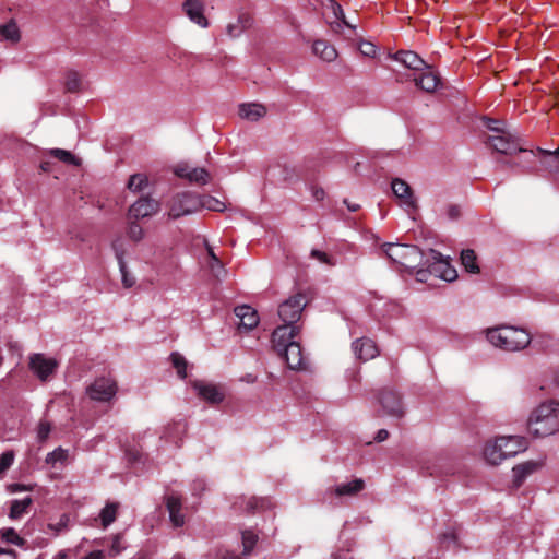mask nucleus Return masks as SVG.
<instances>
[{"label": "nucleus", "mask_w": 559, "mask_h": 559, "mask_svg": "<svg viewBox=\"0 0 559 559\" xmlns=\"http://www.w3.org/2000/svg\"><path fill=\"white\" fill-rule=\"evenodd\" d=\"M388 438H389V431L386 429H380L377 432L374 440L377 442H382V441H385Z\"/></svg>", "instance_id": "63"}, {"label": "nucleus", "mask_w": 559, "mask_h": 559, "mask_svg": "<svg viewBox=\"0 0 559 559\" xmlns=\"http://www.w3.org/2000/svg\"><path fill=\"white\" fill-rule=\"evenodd\" d=\"M307 304V296L304 293H297L280 305L278 316L284 323H297Z\"/></svg>", "instance_id": "8"}, {"label": "nucleus", "mask_w": 559, "mask_h": 559, "mask_svg": "<svg viewBox=\"0 0 559 559\" xmlns=\"http://www.w3.org/2000/svg\"><path fill=\"white\" fill-rule=\"evenodd\" d=\"M272 507V502L269 498L264 497H252L247 502V509L249 512L263 511Z\"/></svg>", "instance_id": "41"}, {"label": "nucleus", "mask_w": 559, "mask_h": 559, "mask_svg": "<svg viewBox=\"0 0 559 559\" xmlns=\"http://www.w3.org/2000/svg\"><path fill=\"white\" fill-rule=\"evenodd\" d=\"M457 537L454 532H447L440 536V545L442 548L449 549L451 545H456Z\"/></svg>", "instance_id": "54"}, {"label": "nucleus", "mask_w": 559, "mask_h": 559, "mask_svg": "<svg viewBox=\"0 0 559 559\" xmlns=\"http://www.w3.org/2000/svg\"><path fill=\"white\" fill-rule=\"evenodd\" d=\"M377 401L381 407V412L377 413V417L389 416L394 419H402L405 416V406L402 395L393 388H383L377 393Z\"/></svg>", "instance_id": "4"}, {"label": "nucleus", "mask_w": 559, "mask_h": 559, "mask_svg": "<svg viewBox=\"0 0 559 559\" xmlns=\"http://www.w3.org/2000/svg\"><path fill=\"white\" fill-rule=\"evenodd\" d=\"M538 464L536 462H525L523 464L516 465L513 467V486L519 488L524 483L525 478L531 475L534 471H536Z\"/></svg>", "instance_id": "26"}, {"label": "nucleus", "mask_w": 559, "mask_h": 559, "mask_svg": "<svg viewBox=\"0 0 559 559\" xmlns=\"http://www.w3.org/2000/svg\"><path fill=\"white\" fill-rule=\"evenodd\" d=\"M64 86L69 93H76L81 90V78L76 71L67 72Z\"/></svg>", "instance_id": "42"}, {"label": "nucleus", "mask_w": 559, "mask_h": 559, "mask_svg": "<svg viewBox=\"0 0 559 559\" xmlns=\"http://www.w3.org/2000/svg\"><path fill=\"white\" fill-rule=\"evenodd\" d=\"M326 9H330L331 12L333 13L334 17L336 20H340V19H343L345 13L343 11V8L341 7V4L338 2H336L335 0H326Z\"/></svg>", "instance_id": "55"}, {"label": "nucleus", "mask_w": 559, "mask_h": 559, "mask_svg": "<svg viewBox=\"0 0 559 559\" xmlns=\"http://www.w3.org/2000/svg\"><path fill=\"white\" fill-rule=\"evenodd\" d=\"M214 559H241L237 554L228 549H218Z\"/></svg>", "instance_id": "57"}, {"label": "nucleus", "mask_w": 559, "mask_h": 559, "mask_svg": "<svg viewBox=\"0 0 559 559\" xmlns=\"http://www.w3.org/2000/svg\"><path fill=\"white\" fill-rule=\"evenodd\" d=\"M235 316L239 318L238 329L245 331H251L259 323L258 312L248 305L237 306L234 310Z\"/></svg>", "instance_id": "17"}, {"label": "nucleus", "mask_w": 559, "mask_h": 559, "mask_svg": "<svg viewBox=\"0 0 559 559\" xmlns=\"http://www.w3.org/2000/svg\"><path fill=\"white\" fill-rule=\"evenodd\" d=\"M300 328L295 323H284L277 326L272 333L273 348L277 350L280 347L290 343L297 342L295 338L298 336Z\"/></svg>", "instance_id": "14"}, {"label": "nucleus", "mask_w": 559, "mask_h": 559, "mask_svg": "<svg viewBox=\"0 0 559 559\" xmlns=\"http://www.w3.org/2000/svg\"><path fill=\"white\" fill-rule=\"evenodd\" d=\"M461 263L468 273L478 274L480 272L479 266L477 264L476 253L472 249L462 250Z\"/></svg>", "instance_id": "32"}, {"label": "nucleus", "mask_w": 559, "mask_h": 559, "mask_svg": "<svg viewBox=\"0 0 559 559\" xmlns=\"http://www.w3.org/2000/svg\"><path fill=\"white\" fill-rule=\"evenodd\" d=\"M365 488V481L361 478H355L354 480L345 484H340L335 487L334 493L337 497L342 496H356Z\"/></svg>", "instance_id": "29"}, {"label": "nucleus", "mask_w": 559, "mask_h": 559, "mask_svg": "<svg viewBox=\"0 0 559 559\" xmlns=\"http://www.w3.org/2000/svg\"><path fill=\"white\" fill-rule=\"evenodd\" d=\"M201 209H207L213 212H223L226 210V205L224 202L212 195L200 194V210Z\"/></svg>", "instance_id": "35"}, {"label": "nucleus", "mask_w": 559, "mask_h": 559, "mask_svg": "<svg viewBox=\"0 0 559 559\" xmlns=\"http://www.w3.org/2000/svg\"><path fill=\"white\" fill-rule=\"evenodd\" d=\"M58 362L53 358H47L44 354H33L29 357V369L39 380L46 381L56 372Z\"/></svg>", "instance_id": "11"}, {"label": "nucleus", "mask_w": 559, "mask_h": 559, "mask_svg": "<svg viewBox=\"0 0 559 559\" xmlns=\"http://www.w3.org/2000/svg\"><path fill=\"white\" fill-rule=\"evenodd\" d=\"M391 187H392V191H393L394 195L396 198H399L405 206H407L409 209L417 207L414 192H413L411 186L406 181H404L400 178H395L392 180Z\"/></svg>", "instance_id": "18"}, {"label": "nucleus", "mask_w": 559, "mask_h": 559, "mask_svg": "<svg viewBox=\"0 0 559 559\" xmlns=\"http://www.w3.org/2000/svg\"><path fill=\"white\" fill-rule=\"evenodd\" d=\"M314 55L320 57L326 62L334 61L337 57V51L334 46L330 45L326 40L318 39L312 45Z\"/></svg>", "instance_id": "28"}, {"label": "nucleus", "mask_w": 559, "mask_h": 559, "mask_svg": "<svg viewBox=\"0 0 559 559\" xmlns=\"http://www.w3.org/2000/svg\"><path fill=\"white\" fill-rule=\"evenodd\" d=\"M148 180L147 177L142 174H134L129 178L128 189L133 192H140L145 189Z\"/></svg>", "instance_id": "44"}, {"label": "nucleus", "mask_w": 559, "mask_h": 559, "mask_svg": "<svg viewBox=\"0 0 559 559\" xmlns=\"http://www.w3.org/2000/svg\"><path fill=\"white\" fill-rule=\"evenodd\" d=\"M170 360L173 362L174 368L177 371V374L180 379H185L187 377V360L179 353H173L170 355Z\"/></svg>", "instance_id": "43"}, {"label": "nucleus", "mask_w": 559, "mask_h": 559, "mask_svg": "<svg viewBox=\"0 0 559 559\" xmlns=\"http://www.w3.org/2000/svg\"><path fill=\"white\" fill-rule=\"evenodd\" d=\"M115 254H116V258L118 260L119 269H120V272H121L122 284H123V286L126 288H130V287H132L135 284V280L128 272L127 264L122 260L121 253L117 250V245H115Z\"/></svg>", "instance_id": "38"}, {"label": "nucleus", "mask_w": 559, "mask_h": 559, "mask_svg": "<svg viewBox=\"0 0 559 559\" xmlns=\"http://www.w3.org/2000/svg\"><path fill=\"white\" fill-rule=\"evenodd\" d=\"M49 155L70 165L80 166L81 159L74 156L70 151L62 148H52L49 151Z\"/></svg>", "instance_id": "37"}, {"label": "nucleus", "mask_w": 559, "mask_h": 559, "mask_svg": "<svg viewBox=\"0 0 559 559\" xmlns=\"http://www.w3.org/2000/svg\"><path fill=\"white\" fill-rule=\"evenodd\" d=\"M207 253H209V258H210V270H211V273L212 275L217 280V281H222L223 278L226 277V274H227V271L223 264V262L221 261V259L215 254L213 248L211 247H207Z\"/></svg>", "instance_id": "30"}, {"label": "nucleus", "mask_w": 559, "mask_h": 559, "mask_svg": "<svg viewBox=\"0 0 559 559\" xmlns=\"http://www.w3.org/2000/svg\"><path fill=\"white\" fill-rule=\"evenodd\" d=\"M528 431L535 437H547L559 430V402H546L536 407L530 416Z\"/></svg>", "instance_id": "2"}, {"label": "nucleus", "mask_w": 559, "mask_h": 559, "mask_svg": "<svg viewBox=\"0 0 559 559\" xmlns=\"http://www.w3.org/2000/svg\"><path fill=\"white\" fill-rule=\"evenodd\" d=\"M51 431V424L46 420H40L37 427V439L39 442H45Z\"/></svg>", "instance_id": "52"}, {"label": "nucleus", "mask_w": 559, "mask_h": 559, "mask_svg": "<svg viewBox=\"0 0 559 559\" xmlns=\"http://www.w3.org/2000/svg\"><path fill=\"white\" fill-rule=\"evenodd\" d=\"M128 236L133 241H140L143 238V228L134 219H130Z\"/></svg>", "instance_id": "49"}, {"label": "nucleus", "mask_w": 559, "mask_h": 559, "mask_svg": "<svg viewBox=\"0 0 559 559\" xmlns=\"http://www.w3.org/2000/svg\"><path fill=\"white\" fill-rule=\"evenodd\" d=\"M69 515L62 514L57 523H49L48 528L57 534L64 531L68 527Z\"/></svg>", "instance_id": "53"}, {"label": "nucleus", "mask_w": 559, "mask_h": 559, "mask_svg": "<svg viewBox=\"0 0 559 559\" xmlns=\"http://www.w3.org/2000/svg\"><path fill=\"white\" fill-rule=\"evenodd\" d=\"M117 391L116 382L109 378H98L88 388L87 394L92 400L107 402L115 396Z\"/></svg>", "instance_id": "10"}, {"label": "nucleus", "mask_w": 559, "mask_h": 559, "mask_svg": "<svg viewBox=\"0 0 559 559\" xmlns=\"http://www.w3.org/2000/svg\"><path fill=\"white\" fill-rule=\"evenodd\" d=\"M189 181L198 185H206L210 181V174L205 168H191Z\"/></svg>", "instance_id": "45"}, {"label": "nucleus", "mask_w": 559, "mask_h": 559, "mask_svg": "<svg viewBox=\"0 0 559 559\" xmlns=\"http://www.w3.org/2000/svg\"><path fill=\"white\" fill-rule=\"evenodd\" d=\"M447 216L451 221H455L461 216V210L459 205L450 204L447 209Z\"/></svg>", "instance_id": "59"}, {"label": "nucleus", "mask_w": 559, "mask_h": 559, "mask_svg": "<svg viewBox=\"0 0 559 559\" xmlns=\"http://www.w3.org/2000/svg\"><path fill=\"white\" fill-rule=\"evenodd\" d=\"M33 500L31 497H26L22 500H13L10 508L9 516L13 520L20 519L27 509L31 507Z\"/></svg>", "instance_id": "34"}, {"label": "nucleus", "mask_w": 559, "mask_h": 559, "mask_svg": "<svg viewBox=\"0 0 559 559\" xmlns=\"http://www.w3.org/2000/svg\"><path fill=\"white\" fill-rule=\"evenodd\" d=\"M265 114L266 108L260 104H241L239 106V116L249 121H257L264 117Z\"/></svg>", "instance_id": "27"}, {"label": "nucleus", "mask_w": 559, "mask_h": 559, "mask_svg": "<svg viewBox=\"0 0 559 559\" xmlns=\"http://www.w3.org/2000/svg\"><path fill=\"white\" fill-rule=\"evenodd\" d=\"M527 155L538 157L542 166L554 177L555 180L559 181V147L554 152L537 148L536 153L530 151Z\"/></svg>", "instance_id": "13"}, {"label": "nucleus", "mask_w": 559, "mask_h": 559, "mask_svg": "<svg viewBox=\"0 0 559 559\" xmlns=\"http://www.w3.org/2000/svg\"><path fill=\"white\" fill-rule=\"evenodd\" d=\"M186 431V425L181 423L174 424L173 426L167 427L166 429V438L170 439L173 432L181 433Z\"/></svg>", "instance_id": "60"}, {"label": "nucleus", "mask_w": 559, "mask_h": 559, "mask_svg": "<svg viewBox=\"0 0 559 559\" xmlns=\"http://www.w3.org/2000/svg\"><path fill=\"white\" fill-rule=\"evenodd\" d=\"M253 24L252 16L247 13L242 12L238 15L235 22L228 23L226 27L227 35L230 38H237L239 37L246 29L250 28Z\"/></svg>", "instance_id": "24"}, {"label": "nucleus", "mask_w": 559, "mask_h": 559, "mask_svg": "<svg viewBox=\"0 0 559 559\" xmlns=\"http://www.w3.org/2000/svg\"><path fill=\"white\" fill-rule=\"evenodd\" d=\"M414 82L420 90L432 93L441 83V79L432 71L431 67L427 66L420 75L414 78Z\"/></svg>", "instance_id": "20"}, {"label": "nucleus", "mask_w": 559, "mask_h": 559, "mask_svg": "<svg viewBox=\"0 0 559 559\" xmlns=\"http://www.w3.org/2000/svg\"><path fill=\"white\" fill-rule=\"evenodd\" d=\"M484 455L486 461L492 465H497L504 460L502 452L499 451L498 438L493 442L486 443Z\"/></svg>", "instance_id": "33"}, {"label": "nucleus", "mask_w": 559, "mask_h": 559, "mask_svg": "<svg viewBox=\"0 0 559 559\" xmlns=\"http://www.w3.org/2000/svg\"><path fill=\"white\" fill-rule=\"evenodd\" d=\"M394 59L414 71H423L427 67V63L416 52L411 50L397 51L394 55Z\"/></svg>", "instance_id": "22"}, {"label": "nucleus", "mask_w": 559, "mask_h": 559, "mask_svg": "<svg viewBox=\"0 0 559 559\" xmlns=\"http://www.w3.org/2000/svg\"><path fill=\"white\" fill-rule=\"evenodd\" d=\"M538 464L536 462H525L523 464L516 465L513 467V486L519 488L524 483L525 478L531 475L534 471H536Z\"/></svg>", "instance_id": "25"}, {"label": "nucleus", "mask_w": 559, "mask_h": 559, "mask_svg": "<svg viewBox=\"0 0 559 559\" xmlns=\"http://www.w3.org/2000/svg\"><path fill=\"white\" fill-rule=\"evenodd\" d=\"M191 167L188 164H180L175 168V175L180 178L189 179Z\"/></svg>", "instance_id": "58"}, {"label": "nucleus", "mask_w": 559, "mask_h": 559, "mask_svg": "<svg viewBox=\"0 0 559 559\" xmlns=\"http://www.w3.org/2000/svg\"><path fill=\"white\" fill-rule=\"evenodd\" d=\"M311 257L317 259V260H319L321 263H324L326 265H330V266H334L335 265V261L330 255H328L325 252L320 251L318 249H313L311 251Z\"/></svg>", "instance_id": "56"}, {"label": "nucleus", "mask_w": 559, "mask_h": 559, "mask_svg": "<svg viewBox=\"0 0 559 559\" xmlns=\"http://www.w3.org/2000/svg\"><path fill=\"white\" fill-rule=\"evenodd\" d=\"M381 250L392 262L409 271L417 270L416 274L420 280L426 275L427 257L424 258L417 246L384 242L381 245Z\"/></svg>", "instance_id": "1"}, {"label": "nucleus", "mask_w": 559, "mask_h": 559, "mask_svg": "<svg viewBox=\"0 0 559 559\" xmlns=\"http://www.w3.org/2000/svg\"><path fill=\"white\" fill-rule=\"evenodd\" d=\"M205 5L203 0H185L182 3V11L191 22L202 28L209 26V21L204 15Z\"/></svg>", "instance_id": "15"}, {"label": "nucleus", "mask_w": 559, "mask_h": 559, "mask_svg": "<svg viewBox=\"0 0 559 559\" xmlns=\"http://www.w3.org/2000/svg\"><path fill=\"white\" fill-rule=\"evenodd\" d=\"M11 492H19L26 490V486L22 484H12L9 486Z\"/></svg>", "instance_id": "64"}, {"label": "nucleus", "mask_w": 559, "mask_h": 559, "mask_svg": "<svg viewBox=\"0 0 559 559\" xmlns=\"http://www.w3.org/2000/svg\"><path fill=\"white\" fill-rule=\"evenodd\" d=\"M160 204L157 200L150 195L142 197L130 206L128 211V218L138 221L140 218L150 217L157 213Z\"/></svg>", "instance_id": "12"}, {"label": "nucleus", "mask_w": 559, "mask_h": 559, "mask_svg": "<svg viewBox=\"0 0 559 559\" xmlns=\"http://www.w3.org/2000/svg\"><path fill=\"white\" fill-rule=\"evenodd\" d=\"M330 27L333 33L340 34L343 29V23L340 20H335L334 22H330Z\"/></svg>", "instance_id": "62"}, {"label": "nucleus", "mask_w": 559, "mask_h": 559, "mask_svg": "<svg viewBox=\"0 0 559 559\" xmlns=\"http://www.w3.org/2000/svg\"><path fill=\"white\" fill-rule=\"evenodd\" d=\"M487 340L502 350L515 352L527 347L532 337L524 329L500 325L487 330Z\"/></svg>", "instance_id": "3"}, {"label": "nucleus", "mask_w": 559, "mask_h": 559, "mask_svg": "<svg viewBox=\"0 0 559 559\" xmlns=\"http://www.w3.org/2000/svg\"><path fill=\"white\" fill-rule=\"evenodd\" d=\"M0 537L2 542L7 544H13L20 547H23L26 544V540L20 537L15 530L12 527L2 528L0 531Z\"/></svg>", "instance_id": "39"}, {"label": "nucleus", "mask_w": 559, "mask_h": 559, "mask_svg": "<svg viewBox=\"0 0 559 559\" xmlns=\"http://www.w3.org/2000/svg\"><path fill=\"white\" fill-rule=\"evenodd\" d=\"M311 194L316 201H322L325 198V191L321 187L311 186Z\"/></svg>", "instance_id": "61"}, {"label": "nucleus", "mask_w": 559, "mask_h": 559, "mask_svg": "<svg viewBox=\"0 0 559 559\" xmlns=\"http://www.w3.org/2000/svg\"><path fill=\"white\" fill-rule=\"evenodd\" d=\"M168 217L177 219L185 215H190L200 210V194L185 191L175 194L167 203Z\"/></svg>", "instance_id": "5"}, {"label": "nucleus", "mask_w": 559, "mask_h": 559, "mask_svg": "<svg viewBox=\"0 0 559 559\" xmlns=\"http://www.w3.org/2000/svg\"><path fill=\"white\" fill-rule=\"evenodd\" d=\"M258 542V535L254 534L252 531H243L242 532V546H243V556L250 555L252 549L254 548L255 544Z\"/></svg>", "instance_id": "46"}, {"label": "nucleus", "mask_w": 559, "mask_h": 559, "mask_svg": "<svg viewBox=\"0 0 559 559\" xmlns=\"http://www.w3.org/2000/svg\"><path fill=\"white\" fill-rule=\"evenodd\" d=\"M353 349L356 357L362 361L370 360L379 354L376 343L368 337L356 340Z\"/></svg>", "instance_id": "19"}, {"label": "nucleus", "mask_w": 559, "mask_h": 559, "mask_svg": "<svg viewBox=\"0 0 559 559\" xmlns=\"http://www.w3.org/2000/svg\"><path fill=\"white\" fill-rule=\"evenodd\" d=\"M280 355H283L287 366L293 370H302L307 368V360L304 356L300 343L290 342L276 350Z\"/></svg>", "instance_id": "9"}, {"label": "nucleus", "mask_w": 559, "mask_h": 559, "mask_svg": "<svg viewBox=\"0 0 559 559\" xmlns=\"http://www.w3.org/2000/svg\"><path fill=\"white\" fill-rule=\"evenodd\" d=\"M485 143L495 150L497 153L503 155H514L516 153H527L520 146L519 140L512 135L508 130L498 134H490L486 138Z\"/></svg>", "instance_id": "7"}, {"label": "nucleus", "mask_w": 559, "mask_h": 559, "mask_svg": "<svg viewBox=\"0 0 559 559\" xmlns=\"http://www.w3.org/2000/svg\"><path fill=\"white\" fill-rule=\"evenodd\" d=\"M68 457V452L62 448H58L46 456V463L55 465L57 462H63Z\"/></svg>", "instance_id": "48"}, {"label": "nucleus", "mask_w": 559, "mask_h": 559, "mask_svg": "<svg viewBox=\"0 0 559 559\" xmlns=\"http://www.w3.org/2000/svg\"><path fill=\"white\" fill-rule=\"evenodd\" d=\"M358 48L361 55L369 58H374L378 51L377 46L374 44L362 39L360 40Z\"/></svg>", "instance_id": "51"}, {"label": "nucleus", "mask_w": 559, "mask_h": 559, "mask_svg": "<svg viewBox=\"0 0 559 559\" xmlns=\"http://www.w3.org/2000/svg\"><path fill=\"white\" fill-rule=\"evenodd\" d=\"M0 35L11 41L20 40V31L13 21L0 26Z\"/></svg>", "instance_id": "40"}, {"label": "nucleus", "mask_w": 559, "mask_h": 559, "mask_svg": "<svg viewBox=\"0 0 559 559\" xmlns=\"http://www.w3.org/2000/svg\"><path fill=\"white\" fill-rule=\"evenodd\" d=\"M280 177L284 182H293L299 179L300 169L298 166L289 163H278Z\"/></svg>", "instance_id": "31"}, {"label": "nucleus", "mask_w": 559, "mask_h": 559, "mask_svg": "<svg viewBox=\"0 0 559 559\" xmlns=\"http://www.w3.org/2000/svg\"><path fill=\"white\" fill-rule=\"evenodd\" d=\"M426 273L440 277L447 282H452L456 278V270L451 266L449 260L444 258L439 251L430 249L427 254Z\"/></svg>", "instance_id": "6"}, {"label": "nucleus", "mask_w": 559, "mask_h": 559, "mask_svg": "<svg viewBox=\"0 0 559 559\" xmlns=\"http://www.w3.org/2000/svg\"><path fill=\"white\" fill-rule=\"evenodd\" d=\"M193 388L198 395L211 404H218L224 401V393L218 386L195 381Z\"/></svg>", "instance_id": "21"}, {"label": "nucleus", "mask_w": 559, "mask_h": 559, "mask_svg": "<svg viewBox=\"0 0 559 559\" xmlns=\"http://www.w3.org/2000/svg\"><path fill=\"white\" fill-rule=\"evenodd\" d=\"M118 508L119 503L117 502H109L104 507L99 515L104 527H107L116 520Z\"/></svg>", "instance_id": "36"}, {"label": "nucleus", "mask_w": 559, "mask_h": 559, "mask_svg": "<svg viewBox=\"0 0 559 559\" xmlns=\"http://www.w3.org/2000/svg\"><path fill=\"white\" fill-rule=\"evenodd\" d=\"M165 502L170 522L175 527H181L185 524V515L181 513V499L175 495H168Z\"/></svg>", "instance_id": "23"}, {"label": "nucleus", "mask_w": 559, "mask_h": 559, "mask_svg": "<svg viewBox=\"0 0 559 559\" xmlns=\"http://www.w3.org/2000/svg\"><path fill=\"white\" fill-rule=\"evenodd\" d=\"M498 445L499 451L503 454V459H507L524 451L527 448V441L523 437H499Z\"/></svg>", "instance_id": "16"}, {"label": "nucleus", "mask_w": 559, "mask_h": 559, "mask_svg": "<svg viewBox=\"0 0 559 559\" xmlns=\"http://www.w3.org/2000/svg\"><path fill=\"white\" fill-rule=\"evenodd\" d=\"M14 462L13 451H5L0 455V474L5 473Z\"/></svg>", "instance_id": "50"}, {"label": "nucleus", "mask_w": 559, "mask_h": 559, "mask_svg": "<svg viewBox=\"0 0 559 559\" xmlns=\"http://www.w3.org/2000/svg\"><path fill=\"white\" fill-rule=\"evenodd\" d=\"M483 124L487 130L492 132V134H498L507 130L503 121L488 117L483 118Z\"/></svg>", "instance_id": "47"}]
</instances>
